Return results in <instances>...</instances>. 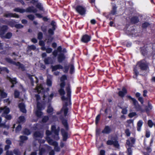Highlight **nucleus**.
<instances>
[{
    "label": "nucleus",
    "mask_w": 155,
    "mask_h": 155,
    "mask_svg": "<svg viewBox=\"0 0 155 155\" xmlns=\"http://www.w3.org/2000/svg\"><path fill=\"white\" fill-rule=\"evenodd\" d=\"M51 68L52 69V71H55L58 69H62L63 68V67L60 65H57L55 66H52Z\"/></svg>",
    "instance_id": "obj_23"
},
{
    "label": "nucleus",
    "mask_w": 155,
    "mask_h": 155,
    "mask_svg": "<svg viewBox=\"0 0 155 155\" xmlns=\"http://www.w3.org/2000/svg\"><path fill=\"white\" fill-rule=\"evenodd\" d=\"M15 27L17 28H23V26L20 24H18L15 25Z\"/></svg>",
    "instance_id": "obj_50"
},
{
    "label": "nucleus",
    "mask_w": 155,
    "mask_h": 155,
    "mask_svg": "<svg viewBox=\"0 0 155 155\" xmlns=\"http://www.w3.org/2000/svg\"><path fill=\"white\" fill-rule=\"evenodd\" d=\"M149 24L147 22L144 23L143 24L142 27L143 28H145L149 26Z\"/></svg>",
    "instance_id": "obj_58"
},
{
    "label": "nucleus",
    "mask_w": 155,
    "mask_h": 155,
    "mask_svg": "<svg viewBox=\"0 0 155 155\" xmlns=\"http://www.w3.org/2000/svg\"><path fill=\"white\" fill-rule=\"evenodd\" d=\"M0 92L1 93V96L2 98H5L7 97V94L3 90L0 88Z\"/></svg>",
    "instance_id": "obj_27"
},
{
    "label": "nucleus",
    "mask_w": 155,
    "mask_h": 155,
    "mask_svg": "<svg viewBox=\"0 0 155 155\" xmlns=\"http://www.w3.org/2000/svg\"><path fill=\"white\" fill-rule=\"evenodd\" d=\"M150 134V132L149 131H147L146 133V136L147 137H149Z\"/></svg>",
    "instance_id": "obj_60"
},
{
    "label": "nucleus",
    "mask_w": 155,
    "mask_h": 155,
    "mask_svg": "<svg viewBox=\"0 0 155 155\" xmlns=\"http://www.w3.org/2000/svg\"><path fill=\"white\" fill-rule=\"evenodd\" d=\"M19 94V93L17 91H15L14 92L15 97V98H17L18 97Z\"/></svg>",
    "instance_id": "obj_44"
},
{
    "label": "nucleus",
    "mask_w": 155,
    "mask_h": 155,
    "mask_svg": "<svg viewBox=\"0 0 155 155\" xmlns=\"http://www.w3.org/2000/svg\"><path fill=\"white\" fill-rule=\"evenodd\" d=\"M53 111V109L50 106H49L48 107V108L47 109V112L48 113H50L52 112Z\"/></svg>",
    "instance_id": "obj_41"
},
{
    "label": "nucleus",
    "mask_w": 155,
    "mask_h": 155,
    "mask_svg": "<svg viewBox=\"0 0 155 155\" xmlns=\"http://www.w3.org/2000/svg\"><path fill=\"white\" fill-rule=\"evenodd\" d=\"M25 120V117L24 116H20L18 119V122L19 123H22Z\"/></svg>",
    "instance_id": "obj_33"
},
{
    "label": "nucleus",
    "mask_w": 155,
    "mask_h": 155,
    "mask_svg": "<svg viewBox=\"0 0 155 155\" xmlns=\"http://www.w3.org/2000/svg\"><path fill=\"white\" fill-rule=\"evenodd\" d=\"M35 91L37 92L38 93L42 92L44 91L42 85H40L37 86L36 89L34 90Z\"/></svg>",
    "instance_id": "obj_17"
},
{
    "label": "nucleus",
    "mask_w": 155,
    "mask_h": 155,
    "mask_svg": "<svg viewBox=\"0 0 155 155\" xmlns=\"http://www.w3.org/2000/svg\"><path fill=\"white\" fill-rule=\"evenodd\" d=\"M127 93L126 89L124 87H123L122 89V91H120L119 92V95L121 97H123Z\"/></svg>",
    "instance_id": "obj_22"
},
{
    "label": "nucleus",
    "mask_w": 155,
    "mask_h": 155,
    "mask_svg": "<svg viewBox=\"0 0 155 155\" xmlns=\"http://www.w3.org/2000/svg\"><path fill=\"white\" fill-rule=\"evenodd\" d=\"M54 95V94L53 93H52L50 95H48L47 92H44L43 99L44 101L47 102L50 101L52 100Z\"/></svg>",
    "instance_id": "obj_9"
},
{
    "label": "nucleus",
    "mask_w": 155,
    "mask_h": 155,
    "mask_svg": "<svg viewBox=\"0 0 155 155\" xmlns=\"http://www.w3.org/2000/svg\"><path fill=\"white\" fill-rule=\"evenodd\" d=\"M15 23H16V22L14 21H11L9 22L8 24L11 27H13L14 26H15Z\"/></svg>",
    "instance_id": "obj_34"
},
{
    "label": "nucleus",
    "mask_w": 155,
    "mask_h": 155,
    "mask_svg": "<svg viewBox=\"0 0 155 155\" xmlns=\"http://www.w3.org/2000/svg\"><path fill=\"white\" fill-rule=\"evenodd\" d=\"M70 72L71 74H72L74 72V67L72 65H71L70 66Z\"/></svg>",
    "instance_id": "obj_42"
},
{
    "label": "nucleus",
    "mask_w": 155,
    "mask_h": 155,
    "mask_svg": "<svg viewBox=\"0 0 155 155\" xmlns=\"http://www.w3.org/2000/svg\"><path fill=\"white\" fill-rule=\"evenodd\" d=\"M100 118V115H97V116L96 117V124H97V123H98V122Z\"/></svg>",
    "instance_id": "obj_53"
},
{
    "label": "nucleus",
    "mask_w": 155,
    "mask_h": 155,
    "mask_svg": "<svg viewBox=\"0 0 155 155\" xmlns=\"http://www.w3.org/2000/svg\"><path fill=\"white\" fill-rule=\"evenodd\" d=\"M42 38V34L41 32H39L38 34V38L39 39H41Z\"/></svg>",
    "instance_id": "obj_52"
},
{
    "label": "nucleus",
    "mask_w": 155,
    "mask_h": 155,
    "mask_svg": "<svg viewBox=\"0 0 155 155\" xmlns=\"http://www.w3.org/2000/svg\"><path fill=\"white\" fill-rule=\"evenodd\" d=\"M66 79V77L65 75L63 76L61 78V82L60 85V88L58 90V92L60 95L62 96L61 99L63 101H64L65 104L63 106L60 112L57 113V114L60 115V118L62 120V124L66 130H67L68 129V125L67 120L64 119V118H66V117L68 116V109L67 107V106L68 104L70 103V101L71 91L69 86H68L67 87H66L67 97H66L64 96L65 92L64 88L65 85L64 81Z\"/></svg>",
    "instance_id": "obj_1"
},
{
    "label": "nucleus",
    "mask_w": 155,
    "mask_h": 155,
    "mask_svg": "<svg viewBox=\"0 0 155 155\" xmlns=\"http://www.w3.org/2000/svg\"><path fill=\"white\" fill-rule=\"evenodd\" d=\"M125 133L127 136H130V133L128 129H126V130Z\"/></svg>",
    "instance_id": "obj_51"
},
{
    "label": "nucleus",
    "mask_w": 155,
    "mask_h": 155,
    "mask_svg": "<svg viewBox=\"0 0 155 155\" xmlns=\"http://www.w3.org/2000/svg\"><path fill=\"white\" fill-rule=\"evenodd\" d=\"M65 57L63 54L61 53L59 54L58 57V61L59 62H61L65 59Z\"/></svg>",
    "instance_id": "obj_26"
},
{
    "label": "nucleus",
    "mask_w": 155,
    "mask_h": 155,
    "mask_svg": "<svg viewBox=\"0 0 155 155\" xmlns=\"http://www.w3.org/2000/svg\"><path fill=\"white\" fill-rule=\"evenodd\" d=\"M113 144L114 145V146L116 148H119V145L117 141L114 140Z\"/></svg>",
    "instance_id": "obj_36"
},
{
    "label": "nucleus",
    "mask_w": 155,
    "mask_h": 155,
    "mask_svg": "<svg viewBox=\"0 0 155 155\" xmlns=\"http://www.w3.org/2000/svg\"><path fill=\"white\" fill-rule=\"evenodd\" d=\"M75 10L78 13L81 15H84L86 13V8L83 6L81 5L77 6L75 8Z\"/></svg>",
    "instance_id": "obj_8"
},
{
    "label": "nucleus",
    "mask_w": 155,
    "mask_h": 155,
    "mask_svg": "<svg viewBox=\"0 0 155 155\" xmlns=\"http://www.w3.org/2000/svg\"><path fill=\"white\" fill-rule=\"evenodd\" d=\"M127 124H132V126L134 127V120H129L127 121Z\"/></svg>",
    "instance_id": "obj_35"
},
{
    "label": "nucleus",
    "mask_w": 155,
    "mask_h": 155,
    "mask_svg": "<svg viewBox=\"0 0 155 155\" xmlns=\"http://www.w3.org/2000/svg\"><path fill=\"white\" fill-rule=\"evenodd\" d=\"M131 21L133 23H136L139 20L137 17H133L132 18Z\"/></svg>",
    "instance_id": "obj_32"
},
{
    "label": "nucleus",
    "mask_w": 155,
    "mask_h": 155,
    "mask_svg": "<svg viewBox=\"0 0 155 155\" xmlns=\"http://www.w3.org/2000/svg\"><path fill=\"white\" fill-rule=\"evenodd\" d=\"M7 78L8 80L12 84V85L11 86V87H13L14 86V84H15L17 83L16 79L15 78H12L9 77H8Z\"/></svg>",
    "instance_id": "obj_24"
},
{
    "label": "nucleus",
    "mask_w": 155,
    "mask_h": 155,
    "mask_svg": "<svg viewBox=\"0 0 155 155\" xmlns=\"http://www.w3.org/2000/svg\"><path fill=\"white\" fill-rule=\"evenodd\" d=\"M138 100L141 102V104H143V101L142 97H139L138 98Z\"/></svg>",
    "instance_id": "obj_64"
},
{
    "label": "nucleus",
    "mask_w": 155,
    "mask_h": 155,
    "mask_svg": "<svg viewBox=\"0 0 155 155\" xmlns=\"http://www.w3.org/2000/svg\"><path fill=\"white\" fill-rule=\"evenodd\" d=\"M24 133L25 134L28 135L30 134V132L28 130L25 129L24 131Z\"/></svg>",
    "instance_id": "obj_43"
},
{
    "label": "nucleus",
    "mask_w": 155,
    "mask_h": 155,
    "mask_svg": "<svg viewBox=\"0 0 155 155\" xmlns=\"http://www.w3.org/2000/svg\"><path fill=\"white\" fill-rule=\"evenodd\" d=\"M8 28V27L6 25H4L0 27V37L2 38H10L12 36V34L11 32H8L4 35V34Z\"/></svg>",
    "instance_id": "obj_4"
},
{
    "label": "nucleus",
    "mask_w": 155,
    "mask_h": 155,
    "mask_svg": "<svg viewBox=\"0 0 155 155\" xmlns=\"http://www.w3.org/2000/svg\"><path fill=\"white\" fill-rule=\"evenodd\" d=\"M147 124L149 127L152 128L154 125V124L151 120H149L148 121Z\"/></svg>",
    "instance_id": "obj_31"
},
{
    "label": "nucleus",
    "mask_w": 155,
    "mask_h": 155,
    "mask_svg": "<svg viewBox=\"0 0 155 155\" xmlns=\"http://www.w3.org/2000/svg\"><path fill=\"white\" fill-rule=\"evenodd\" d=\"M117 7L115 5L113 6L112 11L108 15V17L110 18V19H113V18L111 17L112 16L116 14V10Z\"/></svg>",
    "instance_id": "obj_13"
},
{
    "label": "nucleus",
    "mask_w": 155,
    "mask_h": 155,
    "mask_svg": "<svg viewBox=\"0 0 155 155\" xmlns=\"http://www.w3.org/2000/svg\"><path fill=\"white\" fill-rule=\"evenodd\" d=\"M45 150L44 149L41 148L39 150V155H42L45 152Z\"/></svg>",
    "instance_id": "obj_48"
},
{
    "label": "nucleus",
    "mask_w": 155,
    "mask_h": 155,
    "mask_svg": "<svg viewBox=\"0 0 155 155\" xmlns=\"http://www.w3.org/2000/svg\"><path fill=\"white\" fill-rule=\"evenodd\" d=\"M46 134L47 135L46 140L48 143L49 144L54 146V149L55 151L57 152L59 151L60 149L59 147H58V143L54 141L49 137V136H50L51 134V132L48 130H47Z\"/></svg>",
    "instance_id": "obj_3"
},
{
    "label": "nucleus",
    "mask_w": 155,
    "mask_h": 155,
    "mask_svg": "<svg viewBox=\"0 0 155 155\" xmlns=\"http://www.w3.org/2000/svg\"><path fill=\"white\" fill-rule=\"evenodd\" d=\"M137 115L136 113L135 112H132L130 113L129 115V117L130 118H132L134 116H135Z\"/></svg>",
    "instance_id": "obj_40"
},
{
    "label": "nucleus",
    "mask_w": 155,
    "mask_h": 155,
    "mask_svg": "<svg viewBox=\"0 0 155 155\" xmlns=\"http://www.w3.org/2000/svg\"><path fill=\"white\" fill-rule=\"evenodd\" d=\"M114 141L111 140H109L107 142V145H112L113 144Z\"/></svg>",
    "instance_id": "obj_47"
},
{
    "label": "nucleus",
    "mask_w": 155,
    "mask_h": 155,
    "mask_svg": "<svg viewBox=\"0 0 155 155\" xmlns=\"http://www.w3.org/2000/svg\"><path fill=\"white\" fill-rule=\"evenodd\" d=\"M137 65L140 67L141 70H145L147 68V64L145 60L139 62L137 63Z\"/></svg>",
    "instance_id": "obj_10"
},
{
    "label": "nucleus",
    "mask_w": 155,
    "mask_h": 155,
    "mask_svg": "<svg viewBox=\"0 0 155 155\" xmlns=\"http://www.w3.org/2000/svg\"><path fill=\"white\" fill-rule=\"evenodd\" d=\"M20 110L22 112L25 113L26 112V110L25 109V105L23 103H20L18 105Z\"/></svg>",
    "instance_id": "obj_21"
},
{
    "label": "nucleus",
    "mask_w": 155,
    "mask_h": 155,
    "mask_svg": "<svg viewBox=\"0 0 155 155\" xmlns=\"http://www.w3.org/2000/svg\"><path fill=\"white\" fill-rule=\"evenodd\" d=\"M69 67L65 66L63 69V71L64 72H67L68 70Z\"/></svg>",
    "instance_id": "obj_59"
},
{
    "label": "nucleus",
    "mask_w": 155,
    "mask_h": 155,
    "mask_svg": "<svg viewBox=\"0 0 155 155\" xmlns=\"http://www.w3.org/2000/svg\"><path fill=\"white\" fill-rule=\"evenodd\" d=\"M13 152L16 155H18L19 154L18 150L17 149H15L14 150Z\"/></svg>",
    "instance_id": "obj_55"
},
{
    "label": "nucleus",
    "mask_w": 155,
    "mask_h": 155,
    "mask_svg": "<svg viewBox=\"0 0 155 155\" xmlns=\"http://www.w3.org/2000/svg\"><path fill=\"white\" fill-rule=\"evenodd\" d=\"M20 138L21 142H23L24 141L28 139V137L25 136H21Z\"/></svg>",
    "instance_id": "obj_37"
},
{
    "label": "nucleus",
    "mask_w": 155,
    "mask_h": 155,
    "mask_svg": "<svg viewBox=\"0 0 155 155\" xmlns=\"http://www.w3.org/2000/svg\"><path fill=\"white\" fill-rule=\"evenodd\" d=\"M21 129V126L19 124L16 129V132H17L20 131Z\"/></svg>",
    "instance_id": "obj_46"
},
{
    "label": "nucleus",
    "mask_w": 155,
    "mask_h": 155,
    "mask_svg": "<svg viewBox=\"0 0 155 155\" xmlns=\"http://www.w3.org/2000/svg\"><path fill=\"white\" fill-rule=\"evenodd\" d=\"M44 62L47 64H52L53 63L52 59L50 57L45 58L44 60Z\"/></svg>",
    "instance_id": "obj_25"
},
{
    "label": "nucleus",
    "mask_w": 155,
    "mask_h": 155,
    "mask_svg": "<svg viewBox=\"0 0 155 155\" xmlns=\"http://www.w3.org/2000/svg\"><path fill=\"white\" fill-rule=\"evenodd\" d=\"M111 129L110 127L108 126H106L104 129L102 131V133L103 134H108L111 131Z\"/></svg>",
    "instance_id": "obj_19"
},
{
    "label": "nucleus",
    "mask_w": 155,
    "mask_h": 155,
    "mask_svg": "<svg viewBox=\"0 0 155 155\" xmlns=\"http://www.w3.org/2000/svg\"><path fill=\"white\" fill-rule=\"evenodd\" d=\"M52 51V49L51 48H48L46 49V52L48 53H51Z\"/></svg>",
    "instance_id": "obj_56"
},
{
    "label": "nucleus",
    "mask_w": 155,
    "mask_h": 155,
    "mask_svg": "<svg viewBox=\"0 0 155 155\" xmlns=\"http://www.w3.org/2000/svg\"><path fill=\"white\" fill-rule=\"evenodd\" d=\"M51 76L50 75H48V79L47 80V85L49 86H51V85L52 82L51 80L48 79L49 77H51Z\"/></svg>",
    "instance_id": "obj_30"
},
{
    "label": "nucleus",
    "mask_w": 155,
    "mask_h": 155,
    "mask_svg": "<svg viewBox=\"0 0 155 155\" xmlns=\"http://www.w3.org/2000/svg\"><path fill=\"white\" fill-rule=\"evenodd\" d=\"M3 72H6L7 73H8V70L5 68H1L0 67V73L2 74Z\"/></svg>",
    "instance_id": "obj_28"
},
{
    "label": "nucleus",
    "mask_w": 155,
    "mask_h": 155,
    "mask_svg": "<svg viewBox=\"0 0 155 155\" xmlns=\"http://www.w3.org/2000/svg\"><path fill=\"white\" fill-rule=\"evenodd\" d=\"M127 110L126 109H123L122 110V112L124 114H127Z\"/></svg>",
    "instance_id": "obj_62"
},
{
    "label": "nucleus",
    "mask_w": 155,
    "mask_h": 155,
    "mask_svg": "<svg viewBox=\"0 0 155 155\" xmlns=\"http://www.w3.org/2000/svg\"><path fill=\"white\" fill-rule=\"evenodd\" d=\"M49 119V117L48 116H45L43 118L42 121L43 123L46 122Z\"/></svg>",
    "instance_id": "obj_38"
},
{
    "label": "nucleus",
    "mask_w": 155,
    "mask_h": 155,
    "mask_svg": "<svg viewBox=\"0 0 155 155\" xmlns=\"http://www.w3.org/2000/svg\"><path fill=\"white\" fill-rule=\"evenodd\" d=\"M36 7L40 10H43V8L41 4L40 3H36Z\"/></svg>",
    "instance_id": "obj_29"
},
{
    "label": "nucleus",
    "mask_w": 155,
    "mask_h": 155,
    "mask_svg": "<svg viewBox=\"0 0 155 155\" xmlns=\"http://www.w3.org/2000/svg\"><path fill=\"white\" fill-rule=\"evenodd\" d=\"M4 16L6 17H15L18 18L19 17L18 15L15 14H12L11 13H6L5 14Z\"/></svg>",
    "instance_id": "obj_16"
},
{
    "label": "nucleus",
    "mask_w": 155,
    "mask_h": 155,
    "mask_svg": "<svg viewBox=\"0 0 155 155\" xmlns=\"http://www.w3.org/2000/svg\"><path fill=\"white\" fill-rule=\"evenodd\" d=\"M28 17L29 19L31 20H33L34 19L35 17L33 15H28Z\"/></svg>",
    "instance_id": "obj_45"
},
{
    "label": "nucleus",
    "mask_w": 155,
    "mask_h": 155,
    "mask_svg": "<svg viewBox=\"0 0 155 155\" xmlns=\"http://www.w3.org/2000/svg\"><path fill=\"white\" fill-rule=\"evenodd\" d=\"M39 45L41 46L45 45L44 42L42 41H40L39 42Z\"/></svg>",
    "instance_id": "obj_61"
},
{
    "label": "nucleus",
    "mask_w": 155,
    "mask_h": 155,
    "mask_svg": "<svg viewBox=\"0 0 155 155\" xmlns=\"http://www.w3.org/2000/svg\"><path fill=\"white\" fill-rule=\"evenodd\" d=\"M16 65L18 66L19 68H21L23 70L24 69L23 65L22 64H21L19 62H18L16 63Z\"/></svg>",
    "instance_id": "obj_39"
},
{
    "label": "nucleus",
    "mask_w": 155,
    "mask_h": 155,
    "mask_svg": "<svg viewBox=\"0 0 155 155\" xmlns=\"http://www.w3.org/2000/svg\"><path fill=\"white\" fill-rule=\"evenodd\" d=\"M10 111L9 109L7 107H1L0 108V113H2V116L5 117V118L8 120H10L12 118V116L10 115H7Z\"/></svg>",
    "instance_id": "obj_5"
},
{
    "label": "nucleus",
    "mask_w": 155,
    "mask_h": 155,
    "mask_svg": "<svg viewBox=\"0 0 155 155\" xmlns=\"http://www.w3.org/2000/svg\"><path fill=\"white\" fill-rule=\"evenodd\" d=\"M51 130L52 132L54 133L55 135L54 138L56 140H58L59 138L58 136L59 132L60 130L59 127H58V128H56L54 125H52L51 127Z\"/></svg>",
    "instance_id": "obj_7"
},
{
    "label": "nucleus",
    "mask_w": 155,
    "mask_h": 155,
    "mask_svg": "<svg viewBox=\"0 0 155 155\" xmlns=\"http://www.w3.org/2000/svg\"><path fill=\"white\" fill-rule=\"evenodd\" d=\"M6 155H14L12 151L8 150L6 153Z\"/></svg>",
    "instance_id": "obj_54"
},
{
    "label": "nucleus",
    "mask_w": 155,
    "mask_h": 155,
    "mask_svg": "<svg viewBox=\"0 0 155 155\" xmlns=\"http://www.w3.org/2000/svg\"><path fill=\"white\" fill-rule=\"evenodd\" d=\"M43 132H36L34 134V137L36 138H41L43 136Z\"/></svg>",
    "instance_id": "obj_20"
},
{
    "label": "nucleus",
    "mask_w": 155,
    "mask_h": 155,
    "mask_svg": "<svg viewBox=\"0 0 155 155\" xmlns=\"http://www.w3.org/2000/svg\"><path fill=\"white\" fill-rule=\"evenodd\" d=\"M143 122L141 120H139L137 124V130L138 131H140L141 130V128L143 125Z\"/></svg>",
    "instance_id": "obj_18"
},
{
    "label": "nucleus",
    "mask_w": 155,
    "mask_h": 155,
    "mask_svg": "<svg viewBox=\"0 0 155 155\" xmlns=\"http://www.w3.org/2000/svg\"><path fill=\"white\" fill-rule=\"evenodd\" d=\"M35 96L37 101V109L35 111V113L37 117H40L43 114L41 110L44 109L45 107L44 105H42L39 102L40 99V96L38 94H36Z\"/></svg>",
    "instance_id": "obj_2"
},
{
    "label": "nucleus",
    "mask_w": 155,
    "mask_h": 155,
    "mask_svg": "<svg viewBox=\"0 0 155 155\" xmlns=\"http://www.w3.org/2000/svg\"><path fill=\"white\" fill-rule=\"evenodd\" d=\"M105 151L104 150H101L100 152V155H105Z\"/></svg>",
    "instance_id": "obj_57"
},
{
    "label": "nucleus",
    "mask_w": 155,
    "mask_h": 155,
    "mask_svg": "<svg viewBox=\"0 0 155 155\" xmlns=\"http://www.w3.org/2000/svg\"><path fill=\"white\" fill-rule=\"evenodd\" d=\"M61 132L63 137L64 140H66L68 138V136L67 130H65L64 129H62L61 130Z\"/></svg>",
    "instance_id": "obj_15"
},
{
    "label": "nucleus",
    "mask_w": 155,
    "mask_h": 155,
    "mask_svg": "<svg viewBox=\"0 0 155 155\" xmlns=\"http://www.w3.org/2000/svg\"><path fill=\"white\" fill-rule=\"evenodd\" d=\"M14 11L15 12H20V13H23L25 12H33L36 13L37 12V9L35 8L33 6L27 8L25 10L21 9L19 8H16L14 9Z\"/></svg>",
    "instance_id": "obj_6"
},
{
    "label": "nucleus",
    "mask_w": 155,
    "mask_h": 155,
    "mask_svg": "<svg viewBox=\"0 0 155 155\" xmlns=\"http://www.w3.org/2000/svg\"><path fill=\"white\" fill-rule=\"evenodd\" d=\"M6 143L7 144V145H10L11 144V141L8 139H7L6 140Z\"/></svg>",
    "instance_id": "obj_63"
},
{
    "label": "nucleus",
    "mask_w": 155,
    "mask_h": 155,
    "mask_svg": "<svg viewBox=\"0 0 155 155\" xmlns=\"http://www.w3.org/2000/svg\"><path fill=\"white\" fill-rule=\"evenodd\" d=\"M51 25L52 26V28L49 29L48 32L50 35H52L54 34V31L55 29L56 24L54 21H52L51 23Z\"/></svg>",
    "instance_id": "obj_12"
},
{
    "label": "nucleus",
    "mask_w": 155,
    "mask_h": 155,
    "mask_svg": "<svg viewBox=\"0 0 155 155\" xmlns=\"http://www.w3.org/2000/svg\"><path fill=\"white\" fill-rule=\"evenodd\" d=\"M28 48L29 49L34 50L36 49V47L34 45H31L30 46H29L28 47Z\"/></svg>",
    "instance_id": "obj_49"
},
{
    "label": "nucleus",
    "mask_w": 155,
    "mask_h": 155,
    "mask_svg": "<svg viewBox=\"0 0 155 155\" xmlns=\"http://www.w3.org/2000/svg\"><path fill=\"white\" fill-rule=\"evenodd\" d=\"M91 37L87 35H85L82 37L81 41L84 43H87L90 41Z\"/></svg>",
    "instance_id": "obj_14"
},
{
    "label": "nucleus",
    "mask_w": 155,
    "mask_h": 155,
    "mask_svg": "<svg viewBox=\"0 0 155 155\" xmlns=\"http://www.w3.org/2000/svg\"><path fill=\"white\" fill-rule=\"evenodd\" d=\"M126 143L128 155H131L132 151L130 147H132L133 144L129 140H127Z\"/></svg>",
    "instance_id": "obj_11"
}]
</instances>
